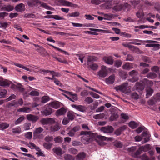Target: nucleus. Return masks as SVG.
I'll return each instance as SVG.
<instances>
[{
  "label": "nucleus",
  "mask_w": 160,
  "mask_h": 160,
  "mask_svg": "<svg viewBox=\"0 0 160 160\" xmlns=\"http://www.w3.org/2000/svg\"><path fill=\"white\" fill-rule=\"evenodd\" d=\"M80 135L82 142L84 144H88L93 141H95L100 145H104L103 140L111 141L113 139L112 138H107L105 136L98 135L96 133H92L90 131H82Z\"/></svg>",
  "instance_id": "1"
},
{
  "label": "nucleus",
  "mask_w": 160,
  "mask_h": 160,
  "mask_svg": "<svg viewBox=\"0 0 160 160\" xmlns=\"http://www.w3.org/2000/svg\"><path fill=\"white\" fill-rule=\"evenodd\" d=\"M128 83L127 82H125L121 85L115 87L116 90L118 91H120L122 92L125 93H127L130 91V89L128 87Z\"/></svg>",
  "instance_id": "2"
},
{
  "label": "nucleus",
  "mask_w": 160,
  "mask_h": 160,
  "mask_svg": "<svg viewBox=\"0 0 160 160\" xmlns=\"http://www.w3.org/2000/svg\"><path fill=\"white\" fill-rule=\"evenodd\" d=\"M108 70L106 67L104 65L102 66L101 69L98 72V75L99 79L104 78L108 74Z\"/></svg>",
  "instance_id": "3"
},
{
  "label": "nucleus",
  "mask_w": 160,
  "mask_h": 160,
  "mask_svg": "<svg viewBox=\"0 0 160 160\" xmlns=\"http://www.w3.org/2000/svg\"><path fill=\"white\" fill-rule=\"evenodd\" d=\"M44 129L41 127L36 128L33 132V137L35 139L41 138L43 137V134H41Z\"/></svg>",
  "instance_id": "4"
},
{
  "label": "nucleus",
  "mask_w": 160,
  "mask_h": 160,
  "mask_svg": "<svg viewBox=\"0 0 160 160\" xmlns=\"http://www.w3.org/2000/svg\"><path fill=\"white\" fill-rule=\"evenodd\" d=\"M40 122L43 125H47L48 124H52L54 123L55 122V120L53 118H43L40 120Z\"/></svg>",
  "instance_id": "5"
},
{
  "label": "nucleus",
  "mask_w": 160,
  "mask_h": 160,
  "mask_svg": "<svg viewBox=\"0 0 160 160\" xmlns=\"http://www.w3.org/2000/svg\"><path fill=\"white\" fill-rule=\"evenodd\" d=\"M100 130L104 133H111L114 131V128L111 126H107L101 128Z\"/></svg>",
  "instance_id": "6"
},
{
  "label": "nucleus",
  "mask_w": 160,
  "mask_h": 160,
  "mask_svg": "<svg viewBox=\"0 0 160 160\" xmlns=\"http://www.w3.org/2000/svg\"><path fill=\"white\" fill-rule=\"evenodd\" d=\"M28 5L31 7L37 6L38 4H41V2L39 0H31L28 2Z\"/></svg>",
  "instance_id": "7"
},
{
  "label": "nucleus",
  "mask_w": 160,
  "mask_h": 160,
  "mask_svg": "<svg viewBox=\"0 0 160 160\" xmlns=\"http://www.w3.org/2000/svg\"><path fill=\"white\" fill-rule=\"evenodd\" d=\"M26 118L28 121L35 122L39 119V117L38 116L30 114L26 116Z\"/></svg>",
  "instance_id": "8"
},
{
  "label": "nucleus",
  "mask_w": 160,
  "mask_h": 160,
  "mask_svg": "<svg viewBox=\"0 0 160 160\" xmlns=\"http://www.w3.org/2000/svg\"><path fill=\"white\" fill-rule=\"evenodd\" d=\"M59 2L61 3L62 5L66 6H70L71 7H77V5L73 4L69 2L65 1V0H59Z\"/></svg>",
  "instance_id": "9"
},
{
  "label": "nucleus",
  "mask_w": 160,
  "mask_h": 160,
  "mask_svg": "<svg viewBox=\"0 0 160 160\" xmlns=\"http://www.w3.org/2000/svg\"><path fill=\"white\" fill-rule=\"evenodd\" d=\"M126 126L125 125L120 127L115 130L114 132V134L117 136L120 135L122 132L126 129Z\"/></svg>",
  "instance_id": "10"
},
{
  "label": "nucleus",
  "mask_w": 160,
  "mask_h": 160,
  "mask_svg": "<svg viewBox=\"0 0 160 160\" xmlns=\"http://www.w3.org/2000/svg\"><path fill=\"white\" fill-rule=\"evenodd\" d=\"M72 107L82 112L85 111L86 109L84 106L80 105L73 104L72 105Z\"/></svg>",
  "instance_id": "11"
},
{
  "label": "nucleus",
  "mask_w": 160,
  "mask_h": 160,
  "mask_svg": "<svg viewBox=\"0 0 160 160\" xmlns=\"http://www.w3.org/2000/svg\"><path fill=\"white\" fill-rule=\"evenodd\" d=\"M115 76L113 74L110 76L108 78L106 79V82L108 84H112L115 81Z\"/></svg>",
  "instance_id": "12"
},
{
  "label": "nucleus",
  "mask_w": 160,
  "mask_h": 160,
  "mask_svg": "<svg viewBox=\"0 0 160 160\" xmlns=\"http://www.w3.org/2000/svg\"><path fill=\"white\" fill-rule=\"evenodd\" d=\"M104 61L108 64L112 65L113 63V59L111 57H105L103 58Z\"/></svg>",
  "instance_id": "13"
},
{
  "label": "nucleus",
  "mask_w": 160,
  "mask_h": 160,
  "mask_svg": "<svg viewBox=\"0 0 160 160\" xmlns=\"http://www.w3.org/2000/svg\"><path fill=\"white\" fill-rule=\"evenodd\" d=\"M53 152L57 155L61 156L62 154V149L60 147H55L52 149Z\"/></svg>",
  "instance_id": "14"
},
{
  "label": "nucleus",
  "mask_w": 160,
  "mask_h": 160,
  "mask_svg": "<svg viewBox=\"0 0 160 160\" xmlns=\"http://www.w3.org/2000/svg\"><path fill=\"white\" fill-rule=\"evenodd\" d=\"M24 5L22 3H20L17 5L15 7L16 11L20 12L24 10Z\"/></svg>",
  "instance_id": "15"
},
{
  "label": "nucleus",
  "mask_w": 160,
  "mask_h": 160,
  "mask_svg": "<svg viewBox=\"0 0 160 160\" xmlns=\"http://www.w3.org/2000/svg\"><path fill=\"white\" fill-rule=\"evenodd\" d=\"M66 112V110L64 108H62L57 111L56 112V115L57 116H59L60 115H64Z\"/></svg>",
  "instance_id": "16"
},
{
  "label": "nucleus",
  "mask_w": 160,
  "mask_h": 160,
  "mask_svg": "<svg viewBox=\"0 0 160 160\" xmlns=\"http://www.w3.org/2000/svg\"><path fill=\"white\" fill-rule=\"evenodd\" d=\"M122 67L123 69L125 70H130L133 68L132 63L129 62H126L122 66Z\"/></svg>",
  "instance_id": "17"
},
{
  "label": "nucleus",
  "mask_w": 160,
  "mask_h": 160,
  "mask_svg": "<svg viewBox=\"0 0 160 160\" xmlns=\"http://www.w3.org/2000/svg\"><path fill=\"white\" fill-rule=\"evenodd\" d=\"M61 128L60 124L58 123H56L54 126L51 127L50 130L52 132H56L58 131Z\"/></svg>",
  "instance_id": "18"
},
{
  "label": "nucleus",
  "mask_w": 160,
  "mask_h": 160,
  "mask_svg": "<svg viewBox=\"0 0 160 160\" xmlns=\"http://www.w3.org/2000/svg\"><path fill=\"white\" fill-rule=\"evenodd\" d=\"M49 105L51 106L52 108L57 109L60 107V103L58 102H52L49 104Z\"/></svg>",
  "instance_id": "19"
},
{
  "label": "nucleus",
  "mask_w": 160,
  "mask_h": 160,
  "mask_svg": "<svg viewBox=\"0 0 160 160\" xmlns=\"http://www.w3.org/2000/svg\"><path fill=\"white\" fill-rule=\"evenodd\" d=\"M146 96L147 98L151 96L153 92V90L149 87H148L146 88Z\"/></svg>",
  "instance_id": "20"
},
{
  "label": "nucleus",
  "mask_w": 160,
  "mask_h": 160,
  "mask_svg": "<svg viewBox=\"0 0 160 160\" xmlns=\"http://www.w3.org/2000/svg\"><path fill=\"white\" fill-rule=\"evenodd\" d=\"M31 111V108L28 107H23L18 109V112H23L26 113L29 112Z\"/></svg>",
  "instance_id": "21"
},
{
  "label": "nucleus",
  "mask_w": 160,
  "mask_h": 160,
  "mask_svg": "<svg viewBox=\"0 0 160 160\" xmlns=\"http://www.w3.org/2000/svg\"><path fill=\"white\" fill-rule=\"evenodd\" d=\"M52 113V109L51 108H47L44 110L42 113L45 116H48L51 114Z\"/></svg>",
  "instance_id": "22"
},
{
  "label": "nucleus",
  "mask_w": 160,
  "mask_h": 160,
  "mask_svg": "<svg viewBox=\"0 0 160 160\" xmlns=\"http://www.w3.org/2000/svg\"><path fill=\"white\" fill-rule=\"evenodd\" d=\"M52 145V143L49 142H44L43 144L44 148L47 150L50 149Z\"/></svg>",
  "instance_id": "23"
},
{
  "label": "nucleus",
  "mask_w": 160,
  "mask_h": 160,
  "mask_svg": "<svg viewBox=\"0 0 160 160\" xmlns=\"http://www.w3.org/2000/svg\"><path fill=\"white\" fill-rule=\"evenodd\" d=\"M11 83V82L7 80H2L0 81V86H8Z\"/></svg>",
  "instance_id": "24"
},
{
  "label": "nucleus",
  "mask_w": 160,
  "mask_h": 160,
  "mask_svg": "<svg viewBox=\"0 0 160 160\" xmlns=\"http://www.w3.org/2000/svg\"><path fill=\"white\" fill-rule=\"evenodd\" d=\"M2 8L4 11L9 12L13 10V7L11 5H8L3 7Z\"/></svg>",
  "instance_id": "25"
},
{
  "label": "nucleus",
  "mask_w": 160,
  "mask_h": 160,
  "mask_svg": "<svg viewBox=\"0 0 160 160\" xmlns=\"http://www.w3.org/2000/svg\"><path fill=\"white\" fill-rule=\"evenodd\" d=\"M145 84L147 85L148 87L152 86L153 83L151 81H149L147 79H144L143 81Z\"/></svg>",
  "instance_id": "26"
},
{
  "label": "nucleus",
  "mask_w": 160,
  "mask_h": 160,
  "mask_svg": "<svg viewBox=\"0 0 160 160\" xmlns=\"http://www.w3.org/2000/svg\"><path fill=\"white\" fill-rule=\"evenodd\" d=\"M104 16L106 18H104V19L109 20L111 18H114L115 15L113 14H104Z\"/></svg>",
  "instance_id": "27"
},
{
  "label": "nucleus",
  "mask_w": 160,
  "mask_h": 160,
  "mask_svg": "<svg viewBox=\"0 0 160 160\" xmlns=\"http://www.w3.org/2000/svg\"><path fill=\"white\" fill-rule=\"evenodd\" d=\"M122 7V5H118L113 7L112 9L115 12H118L121 10Z\"/></svg>",
  "instance_id": "28"
},
{
  "label": "nucleus",
  "mask_w": 160,
  "mask_h": 160,
  "mask_svg": "<svg viewBox=\"0 0 160 160\" xmlns=\"http://www.w3.org/2000/svg\"><path fill=\"white\" fill-rule=\"evenodd\" d=\"M113 144L114 146L118 148H121L123 146V144L121 142L117 141H115L114 142Z\"/></svg>",
  "instance_id": "29"
},
{
  "label": "nucleus",
  "mask_w": 160,
  "mask_h": 160,
  "mask_svg": "<svg viewBox=\"0 0 160 160\" xmlns=\"http://www.w3.org/2000/svg\"><path fill=\"white\" fill-rule=\"evenodd\" d=\"M7 92V91L5 89L1 90H0V97L2 98L5 97Z\"/></svg>",
  "instance_id": "30"
},
{
  "label": "nucleus",
  "mask_w": 160,
  "mask_h": 160,
  "mask_svg": "<svg viewBox=\"0 0 160 160\" xmlns=\"http://www.w3.org/2000/svg\"><path fill=\"white\" fill-rule=\"evenodd\" d=\"M86 154L84 152H82L79 153L77 156V158L78 160H82L85 157Z\"/></svg>",
  "instance_id": "31"
},
{
  "label": "nucleus",
  "mask_w": 160,
  "mask_h": 160,
  "mask_svg": "<svg viewBox=\"0 0 160 160\" xmlns=\"http://www.w3.org/2000/svg\"><path fill=\"white\" fill-rule=\"evenodd\" d=\"M147 77L150 79H154L157 77V75L154 72H150L149 73L147 76Z\"/></svg>",
  "instance_id": "32"
},
{
  "label": "nucleus",
  "mask_w": 160,
  "mask_h": 160,
  "mask_svg": "<svg viewBox=\"0 0 160 160\" xmlns=\"http://www.w3.org/2000/svg\"><path fill=\"white\" fill-rule=\"evenodd\" d=\"M14 65L18 67L23 69L27 71H31V70H30V69L25 67V66H24L21 64L18 63H14Z\"/></svg>",
  "instance_id": "33"
},
{
  "label": "nucleus",
  "mask_w": 160,
  "mask_h": 160,
  "mask_svg": "<svg viewBox=\"0 0 160 160\" xmlns=\"http://www.w3.org/2000/svg\"><path fill=\"white\" fill-rule=\"evenodd\" d=\"M128 124L129 126L132 129L136 128L138 126V125L134 121L130 122Z\"/></svg>",
  "instance_id": "34"
},
{
  "label": "nucleus",
  "mask_w": 160,
  "mask_h": 160,
  "mask_svg": "<svg viewBox=\"0 0 160 160\" xmlns=\"http://www.w3.org/2000/svg\"><path fill=\"white\" fill-rule=\"evenodd\" d=\"M25 118L24 116H22L18 118L15 122V124L17 125L22 121Z\"/></svg>",
  "instance_id": "35"
},
{
  "label": "nucleus",
  "mask_w": 160,
  "mask_h": 160,
  "mask_svg": "<svg viewBox=\"0 0 160 160\" xmlns=\"http://www.w3.org/2000/svg\"><path fill=\"white\" fill-rule=\"evenodd\" d=\"M119 74L124 79H125L128 76L127 73L122 71H120L119 72Z\"/></svg>",
  "instance_id": "36"
},
{
  "label": "nucleus",
  "mask_w": 160,
  "mask_h": 160,
  "mask_svg": "<svg viewBox=\"0 0 160 160\" xmlns=\"http://www.w3.org/2000/svg\"><path fill=\"white\" fill-rule=\"evenodd\" d=\"M138 74V72L135 70H132L129 72V75L131 77L136 76Z\"/></svg>",
  "instance_id": "37"
},
{
  "label": "nucleus",
  "mask_w": 160,
  "mask_h": 160,
  "mask_svg": "<svg viewBox=\"0 0 160 160\" xmlns=\"http://www.w3.org/2000/svg\"><path fill=\"white\" fill-rule=\"evenodd\" d=\"M67 115L69 120H72L75 117V116L70 112H68Z\"/></svg>",
  "instance_id": "38"
},
{
  "label": "nucleus",
  "mask_w": 160,
  "mask_h": 160,
  "mask_svg": "<svg viewBox=\"0 0 160 160\" xmlns=\"http://www.w3.org/2000/svg\"><path fill=\"white\" fill-rule=\"evenodd\" d=\"M9 124L6 123H3L0 124V129L3 130L8 128Z\"/></svg>",
  "instance_id": "39"
},
{
  "label": "nucleus",
  "mask_w": 160,
  "mask_h": 160,
  "mask_svg": "<svg viewBox=\"0 0 160 160\" xmlns=\"http://www.w3.org/2000/svg\"><path fill=\"white\" fill-rule=\"evenodd\" d=\"M105 114L103 113L97 114L93 116V118L96 119H100L104 118Z\"/></svg>",
  "instance_id": "40"
},
{
  "label": "nucleus",
  "mask_w": 160,
  "mask_h": 160,
  "mask_svg": "<svg viewBox=\"0 0 160 160\" xmlns=\"http://www.w3.org/2000/svg\"><path fill=\"white\" fill-rule=\"evenodd\" d=\"M118 115L116 113H113L110 117V119L111 121H114L118 118Z\"/></svg>",
  "instance_id": "41"
},
{
  "label": "nucleus",
  "mask_w": 160,
  "mask_h": 160,
  "mask_svg": "<svg viewBox=\"0 0 160 160\" xmlns=\"http://www.w3.org/2000/svg\"><path fill=\"white\" fill-rule=\"evenodd\" d=\"M19 91L21 92H23L24 91L25 89L23 87V86L20 83H18L17 88Z\"/></svg>",
  "instance_id": "42"
},
{
  "label": "nucleus",
  "mask_w": 160,
  "mask_h": 160,
  "mask_svg": "<svg viewBox=\"0 0 160 160\" xmlns=\"http://www.w3.org/2000/svg\"><path fill=\"white\" fill-rule=\"evenodd\" d=\"M16 105L15 102V101H13V102L12 103H9L6 105V107L8 108H12L13 107H15Z\"/></svg>",
  "instance_id": "43"
},
{
  "label": "nucleus",
  "mask_w": 160,
  "mask_h": 160,
  "mask_svg": "<svg viewBox=\"0 0 160 160\" xmlns=\"http://www.w3.org/2000/svg\"><path fill=\"white\" fill-rule=\"evenodd\" d=\"M49 100V98L47 96H44L41 98V102L42 103H45Z\"/></svg>",
  "instance_id": "44"
},
{
  "label": "nucleus",
  "mask_w": 160,
  "mask_h": 160,
  "mask_svg": "<svg viewBox=\"0 0 160 160\" xmlns=\"http://www.w3.org/2000/svg\"><path fill=\"white\" fill-rule=\"evenodd\" d=\"M50 45L51 46H52L53 48H54L55 49L58 50L59 51L61 52L64 53L65 54H67L68 55H69V54L68 53V52H67L66 51H64L59 48H58L56 47H55L53 45Z\"/></svg>",
  "instance_id": "45"
},
{
  "label": "nucleus",
  "mask_w": 160,
  "mask_h": 160,
  "mask_svg": "<svg viewBox=\"0 0 160 160\" xmlns=\"http://www.w3.org/2000/svg\"><path fill=\"white\" fill-rule=\"evenodd\" d=\"M17 97L16 95H15L13 94H12L8 98L5 99V101L6 102H8L10 101H11L12 99H16Z\"/></svg>",
  "instance_id": "46"
},
{
  "label": "nucleus",
  "mask_w": 160,
  "mask_h": 160,
  "mask_svg": "<svg viewBox=\"0 0 160 160\" xmlns=\"http://www.w3.org/2000/svg\"><path fill=\"white\" fill-rule=\"evenodd\" d=\"M98 59L94 56H89L88 58V62L97 61Z\"/></svg>",
  "instance_id": "47"
},
{
  "label": "nucleus",
  "mask_w": 160,
  "mask_h": 160,
  "mask_svg": "<svg viewBox=\"0 0 160 160\" xmlns=\"http://www.w3.org/2000/svg\"><path fill=\"white\" fill-rule=\"evenodd\" d=\"M104 2V0L100 1V0H92L91 2L92 3L96 5L99 4Z\"/></svg>",
  "instance_id": "48"
},
{
  "label": "nucleus",
  "mask_w": 160,
  "mask_h": 160,
  "mask_svg": "<svg viewBox=\"0 0 160 160\" xmlns=\"http://www.w3.org/2000/svg\"><path fill=\"white\" fill-rule=\"evenodd\" d=\"M64 158L65 160H74L72 157L69 154L65 155Z\"/></svg>",
  "instance_id": "49"
},
{
  "label": "nucleus",
  "mask_w": 160,
  "mask_h": 160,
  "mask_svg": "<svg viewBox=\"0 0 160 160\" xmlns=\"http://www.w3.org/2000/svg\"><path fill=\"white\" fill-rule=\"evenodd\" d=\"M0 24L1 25L0 28H3L4 29L7 28L8 25V24L7 22H0Z\"/></svg>",
  "instance_id": "50"
},
{
  "label": "nucleus",
  "mask_w": 160,
  "mask_h": 160,
  "mask_svg": "<svg viewBox=\"0 0 160 160\" xmlns=\"http://www.w3.org/2000/svg\"><path fill=\"white\" fill-rule=\"evenodd\" d=\"M85 101L87 102V103L88 104H90V103L92 102L93 100L91 97H88L85 98Z\"/></svg>",
  "instance_id": "51"
},
{
  "label": "nucleus",
  "mask_w": 160,
  "mask_h": 160,
  "mask_svg": "<svg viewBox=\"0 0 160 160\" xmlns=\"http://www.w3.org/2000/svg\"><path fill=\"white\" fill-rule=\"evenodd\" d=\"M68 151L70 153L73 154H76L78 153V150L74 148H70L68 149Z\"/></svg>",
  "instance_id": "52"
},
{
  "label": "nucleus",
  "mask_w": 160,
  "mask_h": 160,
  "mask_svg": "<svg viewBox=\"0 0 160 160\" xmlns=\"http://www.w3.org/2000/svg\"><path fill=\"white\" fill-rule=\"evenodd\" d=\"M98 67V65L96 63H93L90 66V68L93 70H97Z\"/></svg>",
  "instance_id": "53"
},
{
  "label": "nucleus",
  "mask_w": 160,
  "mask_h": 160,
  "mask_svg": "<svg viewBox=\"0 0 160 160\" xmlns=\"http://www.w3.org/2000/svg\"><path fill=\"white\" fill-rule=\"evenodd\" d=\"M131 97L132 98L135 99H138L139 98V96L138 94L135 92H132L131 94Z\"/></svg>",
  "instance_id": "54"
},
{
  "label": "nucleus",
  "mask_w": 160,
  "mask_h": 160,
  "mask_svg": "<svg viewBox=\"0 0 160 160\" xmlns=\"http://www.w3.org/2000/svg\"><path fill=\"white\" fill-rule=\"evenodd\" d=\"M141 147L143 148V151L146 152L147 150L150 149L151 148V147L149 144H147L144 146H142Z\"/></svg>",
  "instance_id": "55"
},
{
  "label": "nucleus",
  "mask_w": 160,
  "mask_h": 160,
  "mask_svg": "<svg viewBox=\"0 0 160 160\" xmlns=\"http://www.w3.org/2000/svg\"><path fill=\"white\" fill-rule=\"evenodd\" d=\"M29 95L32 96H38L39 95V92L36 91H32L30 92Z\"/></svg>",
  "instance_id": "56"
},
{
  "label": "nucleus",
  "mask_w": 160,
  "mask_h": 160,
  "mask_svg": "<svg viewBox=\"0 0 160 160\" xmlns=\"http://www.w3.org/2000/svg\"><path fill=\"white\" fill-rule=\"evenodd\" d=\"M132 77V78L128 80V81L130 82H133L138 81V78L137 76H133Z\"/></svg>",
  "instance_id": "57"
},
{
  "label": "nucleus",
  "mask_w": 160,
  "mask_h": 160,
  "mask_svg": "<svg viewBox=\"0 0 160 160\" xmlns=\"http://www.w3.org/2000/svg\"><path fill=\"white\" fill-rule=\"evenodd\" d=\"M44 139L47 142H49L53 140V138L52 136H48L45 137Z\"/></svg>",
  "instance_id": "58"
},
{
  "label": "nucleus",
  "mask_w": 160,
  "mask_h": 160,
  "mask_svg": "<svg viewBox=\"0 0 160 160\" xmlns=\"http://www.w3.org/2000/svg\"><path fill=\"white\" fill-rule=\"evenodd\" d=\"M154 99L156 102L160 101V93H157L154 96Z\"/></svg>",
  "instance_id": "59"
},
{
  "label": "nucleus",
  "mask_w": 160,
  "mask_h": 160,
  "mask_svg": "<svg viewBox=\"0 0 160 160\" xmlns=\"http://www.w3.org/2000/svg\"><path fill=\"white\" fill-rule=\"evenodd\" d=\"M143 150H144L143 149V148L141 147L135 153V155L137 156L140 154L141 153V152L143 151Z\"/></svg>",
  "instance_id": "60"
},
{
  "label": "nucleus",
  "mask_w": 160,
  "mask_h": 160,
  "mask_svg": "<svg viewBox=\"0 0 160 160\" xmlns=\"http://www.w3.org/2000/svg\"><path fill=\"white\" fill-rule=\"evenodd\" d=\"M25 136L26 138L31 139L32 138V133L31 132H28L25 134Z\"/></svg>",
  "instance_id": "61"
},
{
  "label": "nucleus",
  "mask_w": 160,
  "mask_h": 160,
  "mask_svg": "<svg viewBox=\"0 0 160 160\" xmlns=\"http://www.w3.org/2000/svg\"><path fill=\"white\" fill-rule=\"evenodd\" d=\"M54 140L56 142L60 143L62 141V138L60 137H57L54 138Z\"/></svg>",
  "instance_id": "62"
},
{
  "label": "nucleus",
  "mask_w": 160,
  "mask_h": 160,
  "mask_svg": "<svg viewBox=\"0 0 160 160\" xmlns=\"http://www.w3.org/2000/svg\"><path fill=\"white\" fill-rule=\"evenodd\" d=\"M31 125V124L29 123H26L25 124L24 128L25 130L30 129V127Z\"/></svg>",
  "instance_id": "63"
},
{
  "label": "nucleus",
  "mask_w": 160,
  "mask_h": 160,
  "mask_svg": "<svg viewBox=\"0 0 160 160\" xmlns=\"http://www.w3.org/2000/svg\"><path fill=\"white\" fill-rule=\"evenodd\" d=\"M134 59V58L132 57V56L130 54L128 55L127 58H126V61H133Z\"/></svg>",
  "instance_id": "64"
}]
</instances>
